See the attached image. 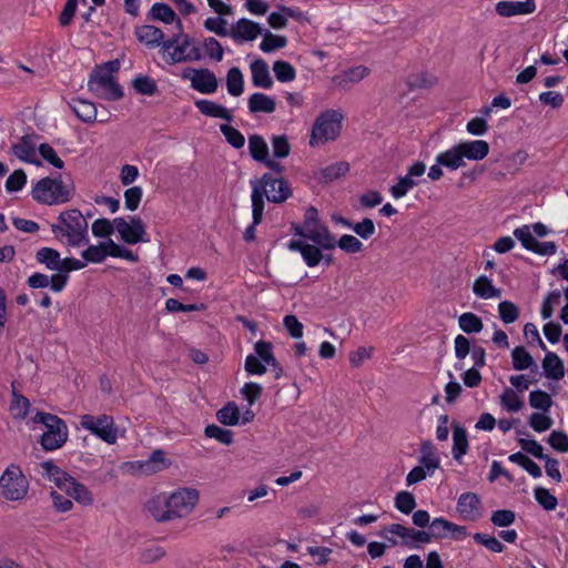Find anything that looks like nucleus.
<instances>
[{
  "mask_svg": "<svg viewBox=\"0 0 568 568\" xmlns=\"http://www.w3.org/2000/svg\"><path fill=\"white\" fill-rule=\"evenodd\" d=\"M248 151L255 161L263 163L268 158V146L263 136L258 134L248 136Z\"/></svg>",
  "mask_w": 568,
  "mask_h": 568,
  "instance_id": "42",
  "label": "nucleus"
},
{
  "mask_svg": "<svg viewBox=\"0 0 568 568\" xmlns=\"http://www.w3.org/2000/svg\"><path fill=\"white\" fill-rule=\"evenodd\" d=\"M217 420L226 426H234L240 423V410L234 402H229L216 413Z\"/></svg>",
  "mask_w": 568,
  "mask_h": 568,
  "instance_id": "45",
  "label": "nucleus"
},
{
  "mask_svg": "<svg viewBox=\"0 0 568 568\" xmlns=\"http://www.w3.org/2000/svg\"><path fill=\"white\" fill-rule=\"evenodd\" d=\"M51 232L60 243L70 247H81L90 242L89 223L78 209L62 211L58 222L51 224Z\"/></svg>",
  "mask_w": 568,
  "mask_h": 568,
  "instance_id": "1",
  "label": "nucleus"
},
{
  "mask_svg": "<svg viewBox=\"0 0 568 568\" xmlns=\"http://www.w3.org/2000/svg\"><path fill=\"white\" fill-rule=\"evenodd\" d=\"M247 108L252 113H272L276 109L275 99L261 92H255L250 95Z\"/></svg>",
  "mask_w": 568,
  "mask_h": 568,
  "instance_id": "33",
  "label": "nucleus"
},
{
  "mask_svg": "<svg viewBox=\"0 0 568 568\" xmlns=\"http://www.w3.org/2000/svg\"><path fill=\"white\" fill-rule=\"evenodd\" d=\"M393 535L398 536L402 539V544L409 548H417L419 544H427L430 541L428 531L416 530L400 524H393Z\"/></svg>",
  "mask_w": 568,
  "mask_h": 568,
  "instance_id": "20",
  "label": "nucleus"
},
{
  "mask_svg": "<svg viewBox=\"0 0 568 568\" xmlns=\"http://www.w3.org/2000/svg\"><path fill=\"white\" fill-rule=\"evenodd\" d=\"M436 163L449 170H457L465 165L462 152L457 144L454 145L452 149L439 153L436 156Z\"/></svg>",
  "mask_w": 568,
  "mask_h": 568,
  "instance_id": "37",
  "label": "nucleus"
},
{
  "mask_svg": "<svg viewBox=\"0 0 568 568\" xmlns=\"http://www.w3.org/2000/svg\"><path fill=\"white\" fill-rule=\"evenodd\" d=\"M457 145L462 152L463 159L480 161L489 153V144L484 140L460 142Z\"/></svg>",
  "mask_w": 568,
  "mask_h": 568,
  "instance_id": "24",
  "label": "nucleus"
},
{
  "mask_svg": "<svg viewBox=\"0 0 568 568\" xmlns=\"http://www.w3.org/2000/svg\"><path fill=\"white\" fill-rule=\"evenodd\" d=\"M170 466V462L165 459V453L162 449L152 452L146 460H136L131 463V467L145 475L159 473Z\"/></svg>",
  "mask_w": 568,
  "mask_h": 568,
  "instance_id": "19",
  "label": "nucleus"
},
{
  "mask_svg": "<svg viewBox=\"0 0 568 568\" xmlns=\"http://www.w3.org/2000/svg\"><path fill=\"white\" fill-rule=\"evenodd\" d=\"M33 423L42 424L47 428L41 436V446L44 450H55L67 442L69 435L67 424L57 415L38 412Z\"/></svg>",
  "mask_w": 568,
  "mask_h": 568,
  "instance_id": "6",
  "label": "nucleus"
},
{
  "mask_svg": "<svg viewBox=\"0 0 568 568\" xmlns=\"http://www.w3.org/2000/svg\"><path fill=\"white\" fill-rule=\"evenodd\" d=\"M514 236L521 243L524 248L535 254L551 256L557 251L555 242H538L531 234L529 225L515 229Z\"/></svg>",
  "mask_w": 568,
  "mask_h": 568,
  "instance_id": "13",
  "label": "nucleus"
},
{
  "mask_svg": "<svg viewBox=\"0 0 568 568\" xmlns=\"http://www.w3.org/2000/svg\"><path fill=\"white\" fill-rule=\"evenodd\" d=\"M252 186L257 184L263 196L272 203H283L292 196V189L287 180L274 173H264L260 181H252Z\"/></svg>",
  "mask_w": 568,
  "mask_h": 568,
  "instance_id": "9",
  "label": "nucleus"
},
{
  "mask_svg": "<svg viewBox=\"0 0 568 568\" xmlns=\"http://www.w3.org/2000/svg\"><path fill=\"white\" fill-rule=\"evenodd\" d=\"M108 256L123 258L131 262L138 261L136 254L128 247L116 244L111 239L108 240Z\"/></svg>",
  "mask_w": 568,
  "mask_h": 568,
  "instance_id": "61",
  "label": "nucleus"
},
{
  "mask_svg": "<svg viewBox=\"0 0 568 568\" xmlns=\"http://www.w3.org/2000/svg\"><path fill=\"white\" fill-rule=\"evenodd\" d=\"M529 405L532 408L547 413L552 406V399L548 393L536 389L529 394Z\"/></svg>",
  "mask_w": 568,
  "mask_h": 568,
  "instance_id": "54",
  "label": "nucleus"
},
{
  "mask_svg": "<svg viewBox=\"0 0 568 568\" xmlns=\"http://www.w3.org/2000/svg\"><path fill=\"white\" fill-rule=\"evenodd\" d=\"M349 170L348 163L336 162L323 168L320 171V179L324 182H331L345 175Z\"/></svg>",
  "mask_w": 568,
  "mask_h": 568,
  "instance_id": "51",
  "label": "nucleus"
},
{
  "mask_svg": "<svg viewBox=\"0 0 568 568\" xmlns=\"http://www.w3.org/2000/svg\"><path fill=\"white\" fill-rule=\"evenodd\" d=\"M395 507L403 514H410L416 507L415 496L407 490L397 493L395 496Z\"/></svg>",
  "mask_w": 568,
  "mask_h": 568,
  "instance_id": "58",
  "label": "nucleus"
},
{
  "mask_svg": "<svg viewBox=\"0 0 568 568\" xmlns=\"http://www.w3.org/2000/svg\"><path fill=\"white\" fill-rule=\"evenodd\" d=\"M133 88L136 92L149 97L158 90L156 82L148 75H138L133 80Z\"/></svg>",
  "mask_w": 568,
  "mask_h": 568,
  "instance_id": "63",
  "label": "nucleus"
},
{
  "mask_svg": "<svg viewBox=\"0 0 568 568\" xmlns=\"http://www.w3.org/2000/svg\"><path fill=\"white\" fill-rule=\"evenodd\" d=\"M458 324L466 334L479 333L484 327L481 318L471 312L463 313L458 318Z\"/></svg>",
  "mask_w": 568,
  "mask_h": 568,
  "instance_id": "46",
  "label": "nucleus"
},
{
  "mask_svg": "<svg viewBox=\"0 0 568 568\" xmlns=\"http://www.w3.org/2000/svg\"><path fill=\"white\" fill-rule=\"evenodd\" d=\"M473 292L476 296L484 300L499 298L501 296V290L495 287L491 280L486 275H480L476 278L473 285Z\"/></svg>",
  "mask_w": 568,
  "mask_h": 568,
  "instance_id": "35",
  "label": "nucleus"
},
{
  "mask_svg": "<svg viewBox=\"0 0 568 568\" xmlns=\"http://www.w3.org/2000/svg\"><path fill=\"white\" fill-rule=\"evenodd\" d=\"M286 246L291 252H298L308 267L317 266L324 258L323 248L316 244L313 245L302 240H291Z\"/></svg>",
  "mask_w": 568,
  "mask_h": 568,
  "instance_id": "18",
  "label": "nucleus"
},
{
  "mask_svg": "<svg viewBox=\"0 0 568 568\" xmlns=\"http://www.w3.org/2000/svg\"><path fill=\"white\" fill-rule=\"evenodd\" d=\"M286 44V37L273 34L272 32L266 31L264 33L262 42L260 43V49L265 53H270L274 50L285 48Z\"/></svg>",
  "mask_w": 568,
  "mask_h": 568,
  "instance_id": "52",
  "label": "nucleus"
},
{
  "mask_svg": "<svg viewBox=\"0 0 568 568\" xmlns=\"http://www.w3.org/2000/svg\"><path fill=\"white\" fill-rule=\"evenodd\" d=\"M511 359L513 367L516 371H525L527 368H530L531 372L538 371V365L536 364L534 357L524 346H516L511 351Z\"/></svg>",
  "mask_w": 568,
  "mask_h": 568,
  "instance_id": "36",
  "label": "nucleus"
},
{
  "mask_svg": "<svg viewBox=\"0 0 568 568\" xmlns=\"http://www.w3.org/2000/svg\"><path fill=\"white\" fill-rule=\"evenodd\" d=\"M135 36L140 42L151 49L156 47L162 48V43L165 41L162 30L150 24L138 27Z\"/></svg>",
  "mask_w": 568,
  "mask_h": 568,
  "instance_id": "26",
  "label": "nucleus"
},
{
  "mask_svg": "<svg viewBox=\"0 0 568 568\" xmlns=\"http://www.w3.org/2000/svg\"><path fill=\"white\" fill-rule=\"evenodd\" d=\"M220 131L224 135L226 142L234 149H241L244 146L245 138L237 129L225 123L220 125Z\"/></svg>",
  "mask_w": 568,
  "mask_h": 568,
  "instance_id": "57",
  "label": "nucleus"
},
{
  "mask_svg": "<svg viewBox=\"0 0 568 568\" xmlns=\"http://www.w3.org/2000/svg\"><path fill=\"white\" fill-rule=\"evenodd\" d=\"M36 260L38 263L45 265L50 271L59 272L61 267L60 253L52 247H41L36 253Z\"/></svg>",
  "mask_w": 568,
  "mask_h": 568,
  "instance_id": "39",
  "label": "nucleus"
},
{
  "mask_svg": "<svg viewBox=\"0 0 568 568\" xmlns=\"http://www.w3.org/2000/svg\"><path fill=\"white\" fill-rule=\"evenodd\" d=\"M534 496L536 501L545 509V510H554L558 505L557 497L554 496L547 488L536 487L534 489Z\"/></svg>",
  "mask_w": 568,
  "mask_h": 568,
  "instance_id": "56",
  "label": "nucleus"
},
{
  "mask_svg": "<svg viewBox=\"0 0 568 568\" xmlns=\"http://www.w3.org/2000/svg\"><path fill=\"white\" fill-rule=\"evenodd\" d=\"M453 428V457L459 462L464 455L468 452V437L467 430L459 425L457 422L452 424Z\"/></svg>",
  "mask_w": 568,
  "mask_h": 568,
  "instance_id": "30",
  "label": "nucleus"
},
{
  "mask_svg": "<svg viewBox=\"0 0 568 568\" xmlns=\"http://www.w3.org/2000/svg\"><path fill=\"white\" fill-rule=\"evenodd\" d=\"M64 491L81 505L88 506L93 501L90 490L74 478L71 479Z\"/></svg>",
  "mask_w": 568,
  "mask_h": 568,
  "instance_id": "41",
  "label": "nucleus"
},
{
  "mask_svg": "<svg viewBox=\"0 0 568 568\" xmlns=\"http://www.w3.org/2000/svg\"><path fill=\"white\" fill-rule=\"evenodd\" d=\"M273 155L277 159H284L288 156L291 152V145L286 135H273L271 139Z\"/></svg>",
  "mask_w": 568,
  "mask_h": 568,
  "instance_id": "64",
  "label": "nucleus"
},
{
  "mask_svg": "<svg viewBox=\"0 0 568 568\" xmlns=\"http://www.w3.org/2000/svg\"><path fill=\"white\" fill-rule=\"evenodd\" d=\"M251 202L252 220H254V224H261L264 213V196L261 187L257 184H254L252 187Z\"/></svg>",
  "mask_w": 568,
  "mask_h": 568,
  "instance_id": "48",
  "label": "nucleus"
},
{
  "mask_svg": "<svg viewBox=\"0 0 568 568\" xmlns=\"http://www.w3.org/2000/svg\"><path fill=\"white\" fill-rule=\"evenodd\" d=\"M294 233L304 240L313 242L323 250H333L336 246L335 237L331 234L329 230L321 223L307 229H298V225H295Z\"/></svg>",
  "mask_w": 568,
  "mask_h": 568,
  "instance_id": "15",
  "label": "nucleus"
},
{
  "mask_svg": "<svg viewBox=\"0 0 568 568\" xmlns=\"http://www.w3.org/2000/svg\"><path fill=\"white\" fill-rule=\"evenodd\" d=\"M498 313L500 320L505 324L514 323L519 317V310L518 307L510 301H503L498 305Z\"/></svg>",
  "mask_w": 568,
  "mask_h": 568,
  "instance_id": "62",
  "label": "nucleus"
},
{
  "mask_svg": "<svg viewBox=\"0 0 568 568\" xmlns=\"http://www.w3.org/2000/svg\"><path fill=\"white\" fill-rule=\"evenodd\" d=\"M457 511L464 520L476 521L483 516V504L475 493H464L457 500Z\"/></svg>",
  "mask_w": 568,
  "mask_h": 568,
  "instance_id": "16",
  "label": "nucleus"
},
{
  "mask_svg": "<svg viewBox=\"0 0 568 568\" xmlns=\"http://www.w3.org/2000/svg\"><path fill=\"white\" fill-rule=\"evenodd\" d=\"M500 404L508 412H518L523 408L524 403L511 388H506L500 395Z\"/></svg>",
  "mask_w": 568,
  "mask_h": 568,
  "instance_id": "59",
  "label": "nucleus"
},
{
  "mask_svg": "<svg viewBox=\"0 0 568 568\" xmlns=\"http://www.w3.org/2000/svg\"><path fill=\"white\" fill-rule=\"evenodd\" d=\"M261 32L262 29L257 22L242 18L230 30V37L236 41H253Z\"/></svg>",
  "mask_w": 568,
  "mask_h": 568,
  "instance_id": "21",
  "label": "nucleus"
},
{
  "mask_svg": "<svg viewBox=\"0 0 568 568\" xmlns=\"http://www.w3.org/2000/svg\"><path fill=\"white\" fill-rule=\"evenodd\" d=\"M343 114L338 110H325L315 119L308 144L317 148L337 139L342 131Z\"/></svg>",
  "mask_w": 568,
  "mask_h": 568,
  "instance_id": "5",
  "label": "nucleus"
},
{
  "mask_svg": "<svg viewBox=\"0 0 568 568\" xmlns=\"http://www.w3.org/2000/svg\"><path fill=\"white\" fill-rule=\"evenodd\" d=\"M30 409L29 399L19 394L16 390L14 384H12V402L10 404L9 410L14 419H24Z\"/></svg>",
  "mask_w": 568,
  "mask_h": 568,
  "instance_id": "40",
  "label": "nucleus"
},
{
  "mask_svg": "<svg viewBox=\"0 0 568 568\" xmlns=\"http://www.w3.org/2000/svg\"><path fill=\"white\" fill-rule=\"evenodd\" d=\"M273 72L276 80L282 83L292 82L296 78L295 68L284 60H277L273 63Z\"/></svg>",
  "mask_w": 568,
  "mask_h": 568,
  "instance_id": "50",
  "label": "nucleus"
},
{
  "mask_svg": "<svg viewBox=\"0 0 568 568\" xmlns=\"http://www.w3.org/2000/svg\"><path fill=\"white\" fill-rule=\"evenodd\" d=\"M425 172L426 165L424 162H414L408 168L406 175L400 176L398 182L393 185V197L400 199L405 196L413 187L420 183Z\"/></svg>",
  "mask_w": 568,
  "mask_h": 568,
  "instance_id": "14",
  "label": "nucleus"
},
{
  "mask_svg": "<svg viewBox=\"0 0 568 568\" xmlns=\"http://www.w3.org/2000/svg\"><path fill=\"white\" fill-rule=\"evenodd\" d=\"M452 528H455V524L445 518L438 517L433 519L428 530L430 541L448 537Z\"/></svg>",
  "mask_w": 568,
  "mask_h": 568,
  "instance_id": "44",
  "label": "nucleus"
},
{
  "mask_svg": "<svg viewBox=\"0 0 568 568\" xmlns=\"http://www.w3.org/2000/svg\"><path fill=\"white\" fill-rule=\"evenodd\" d=\"M70 106L75 115L84 123H92L97 119V106L93 102L84 99H73Z\"/></svg>",
  "mask_w": 568,
  "mask_h": 568,
  "instance_id": "34",
  "label": "nucleus"
},
{
  "mask_svg": "<svg viewBox=\"0 0 568 568\" xmlns=\"http://www.w3.org/2000/svg\"><path fill=\"white\" fill-rule=\"evenodd\" d=\"M252 73V83L256 88L271 89L273 80L270 74L268 65L263 59H256L250 65Z\"/></svg>",
  "mask_w": 568,
  "mask_h": 568,
  "instance_id": "25",
  "label": "nucleus"
},
{
  "mask_svg": "<svg viewBox=\"0 0 568 568\" xmlns=\"http://www.w3.org/2000/svg\"><path fill=\"white\" fill-rule=\"evenodd\" d=\"M495 10L500 17L529 14L536 10V3L535 0L499 1L496 3Z\"/></svg>",
  "mask_w": 568,
  "mask_h": 568,
  "instance_id": "22",
  "label": "nucleus"
},
{
  "mask_svg": "<svg viewBox=\"0 0 568 568\" xmlns=\"http://www.w3.org/2000/svg\"><path fill=\"white\" fill-rule=\"evenodd\" d=\"M42 476L47 477L50 481H53L57 487L64 490L67 486L71 483V477L60 467H58L53 462L45 460L41 463Z\"/></svg>",
  "mask_w": 568,
  "mask_h": 568,
  "instance_id": "27",
  "label": "nucleus"
},
{
  "mask_svg": "<svg viewBox=\"0 0 568 568\" xmlns=\"http://www.w3.org/2000/svg\"><path fill=\"white\" fill-rule=\"evenodd\" d=\"M265 362L256 354H248L245 358L244 368L248 375H263L266 373Z\"/></svg>",
  "mask_w": 568,
  "mask_h": 568,
  "instance_id": "60",
  "label": "nucleus"
},
{
  "mask_svg": "<svg viewBox=\"0 0 568 568\" xmlns=\"http://www.w3.org/2000/svg\"><path fill=\"white\" fill-rule=\"evenodd\" d=\"M437 83V78L427 72L412 74L407 79V85L410 89H429Z\"/></svg>",
  "mask_w": 568,
  "mask_h": 568,
  "instance_id": "53",
  "label": "nucleus"
},
{
  "mask_svg": "<svg viewBox=\"0 0 568 568\" xmlns=\"http://www.w3.org/2000/svg\"><path fill=\"white\" fill-rule=\"evenodd\" d=\"M161 53L170 64L200 61L203 57L195 41L183 32L165 40Z\"/></svg>",
  "mask_w": 568,
  "mask_h": 568,
  "instance_id": "4",
  "label": "nucleus"
},
{
  "mask_svg": "<svg viewBox=\"0 0 568 568\" xmlns=\"http://www.w3.org/2000/svg\"><path fill=\"white\" fill-rule=\"evenodd\" d=\"M12 153L23 162L40 164V162L34 159L36 144L32 135H24L19 143L13 144Z\"/></svg>",
  "mask_w": 568,
  "mask_h": 568,
  "instance_id": "32",
  "label": "nucleus"
},
{
  "mask_svg": "<svg viewBox=\"0 0 568 568\" xmlns=\"http://www.w3.org/2000/svg\"><path fill=\"white\" fill-rule=\"evenodd\" d=\"M118 70L119 62L116 60L106 62L103 67L94 70L88 81L89 90L95 95L109 101L121 99L123 97V90L113 77V73Z\"/></svg>",
  "mask_w": 568,
  "mask_h": 568,
  "instance_id": "3",
  "label": "nucleus"
},
{
  "mask_svg": "<svg viewBox=\"0 0 568 568\" xmlns=\"http://www.w3.org/2000/svg\"><path fill=\"white\" fill-rule=\"evenodd\" d=\"M152 17L155 20L162 21L164 23H172L176 20V13L174 10L165 3L156 2L151 8ZM178 26L180 29L182 28L181 21L178 19Z\"/></svg>",
  "mask_w": 568,
  "mask_h": 568,
  "instance_id": "49",
  "label": "nucleus"
},
{
  "mask_svg": "<svg viewBox=\"0 0 568 568\" xmlns=\"http://www.w3.org/2000/svg\"><path fill=\"white\" fill-rule=\"evenodd\" d=\"M74 190L63 183L61 175L42 178L32 185V199L43 205L53 206L72 200Z\"/></svg>",
  "mask_w": 568,
  "mask_h": 568,
  "instance_id": "2",
  "label": "nucleus"
},
{
  "mask_svg": "<svg viewBox=\"0 0 568 568\" xmlns=\"http://www.w3.org/2000/svg\"><path fill=\"white\" fill-rule=\"evenodd\" d=\"M254 352H256V354L265 362V364L271 366L275 379H280L283 376V367L275 358L273 354V346L270 342L257 341L254 345Z\"/></svg>",
  "mask_w": 568,
  "mask_h": 568,
  "instance_id": "23",
  "label": "nucleus"
},
{
  "mask_svg": "<svg viewBox=\"0 0 568 568\" xmlns=\"http://www.w3.org/2000/svg\"><path fill=\"white\" fill-rule=\"evenodd\" d=\"M204 433L206 437L214 438L221 444L230 445L233 443V432L217 425H207Z\"/></svg>",
  "mask_w": 568,
  "mask_h": 568,
  "instance_id": "55",
  "label": "nucleus"
},
{
  "mask_svg": "<svg viewBox=\"0 0 568 568\" xmlns=\"http://www.w3.org/2000/svg\"><path fill=\"white\" fill-rule=\"evenodd\" d=\"M114 226L121 239L128 244L146 243L150 241L146 236L145 226L139 216H130L129 222L123 217H115Z\"/></svg>",
  "mask_w": 568,
  "mask_h": 568,
  "instance_id": "10",
  "label": "nucleus"
},
{
  "mask_svg": "<svg viewBox=\"0 0 568 568\" xmlns=\"http://www.w3.org/2000/svg\"><path fill=\"white\" fill-rule=\"evenodd\" d=\"M80 426L109 445L116 443L118 427L111 415L84 414L80 417Z\"/></svg>",
  "mask_w": 568,
  "mask_h": 568,
  "instance_id": "8",
  "label": "nucleus"
},
{
  "mask_svg": "<svg viewBox=\"0 0 568 568\" xmlns=\"http://www.w3.org/2000/svg\"><path fill=\"white\" fill-rule=\"evenodd\" d=\"M29 491V481L21 467L10 464L0 476V496L8 501L22 500Z\"/></svg>",
  "mask_w": 568,
  "mask_h": 568,
  "instance_id": "7",
  "label": "nucleus"
},
{
  "mask_svg": "<svg viewBox=\"0 0 568 568\" xmlns=\"http://www.w3.org/2000/svg\"><path fill=\"white\" fill-rule=\"evenodd\" d=\"M81 256L85 265L88 263H101L108 256V241L100 243L99 245H89L82 253Z\"/></svg>",
  "mask_w": 568,
  "mask_h": 568,
  "instance_id": "47",
  "label": "nucleus"
},
{
  "mask_svg": "<svg viewBox=\"0 0 568 568\" xmlns=\"http://www.w3.org/2000/svg\"><path fill=\"white\" fill-rule=\"evenodd\" d=\"M545 376L549 379L559 381L565 376V366L560 357L554 352H547L542 361Z\"/></svg>",
  "mask_w": 568,
  "mask_h": 568,
  "instance_id": "31",
  "label": "nucleus"
},
{
  "mask_svg": "<svg viewBox=\"0 0 568 568\" xmlns=\"http://www.w3.org/2000/svg\"><path fill=\"white\" fill-rule=\"evenodd\" d=\"M182 78L191 82V88L202 94H212L217 90L219 81L214 72L206 68H187Z\"/></svg>",
  "mask_w": 568,
  "mask_h": 568,
  "instance_id": "11",
  "label": "nucleus"
},
{
  "mask_svg": "<svg viewBox=\"0 0 568 568\" xmlns=\"http://www.w3.org/2000/svg\"><path fill=\"white\" fill-rule=\"evenodd\" d=\"M173 519L189 515L197 503L199 494L194 489L183 488L166 495Z\"/></svg>",
  "mask_w": 568,
  "mask_h": 568,
  "instance_id": "12",
  "label": "nucleus"
},
{
  "mask_svg": "<svg viewBox=\"0 0 568 568\" xmlns=\"http://www.w3.org/2000/svg\"><path fill=\"white\" fill-rule=\"evenodd\" d=\"M226 89L229 94L240 97L244 92V77L237 67H233L226 74Z\"/></svg>",
  "mask_w": 568,
  "mask_h": 568,
  "instance_id": "43",
  "label": "nucleus"
},
{
  "mask_svg": "<svg viewBox=\"0 0 568 568\" xmlns=\"http://www.w3.org/2000/svg\"><path fill=\"white\" fill-rule=\"evenodd\" d=\"M420 454L419 464L424 465L428 470V474L432 475L437 468H439L440 460L435 454V447L430 440L422 442Z\"/></svg>",
  "mask_w": 568,
  "mask_h": 568,
  "instance_id": "38",
  "label": "nucleus"
},
{
  "mask_svg": "<svg viewBox=\"0 0 568 568\" xmlns=\"http://www.w3.org/2000/svg\"><path fill=\"white\" fill-rule=\"evenodd\" d=\"M195 106L202 114L206 116L223 119L227 122L233 120L232 113L225 106L214 101L206 99L196 100Z\"/></svg>",
  "mask_w": 568,
  "mask_h": 568,
  "instance_id": "29",
  "label": "nucleus"
},
{
  "mask_svg": "<svg viewBox=\"0 0 568 568\" xmlns=\"http://www.w3.org/2000/svg\"><path fill=\"white\" fill-rule=\"evenodd\" d=\"M369 74V69L365 65H356L341 71L332 78V83L338 90L347 91L353 85L359 83Z\"/></svg>",
  "mask_w": 568,
  "mask_h": 568,
  "instance_id": "17",
  "label": "nucleus"
},
{
  "mask_svg": "<svg viewBox=\"0 0 568 568\" xmlns=\"http://www.w3.org/2000/svg\"><path fill=\"white\" fill-rule=\"evenodd\" d=\"M146 509L156 521L172 520L169 503L165 494L156 495L146 504Z\"/></svg>",
  "mask_w": 568,
  "mask_h": 568,
  "instance_id": "28",
  "label": "nucleus"
}]
</instances>
